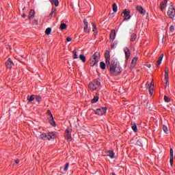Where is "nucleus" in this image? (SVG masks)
<instances>
[{
    "instance_id": "obj_1",
    "label": "nucleus",
    "mask_w": 175,
    "mask_h": 175,
    "mask_svg": "<svg viewBox=\"0 0 175 175\" xmlns=\"http://www.w3.org/2000/svg\"><path fill=\"white\" fill-rule=\"evenodd\" d=\"M109 72L111 75L117 76L121 73V68L118 66V63L114 60H112L111 62V66L109 67Z\"/></svg>"
},
{
    "instance_id": "obj_2",
    "label": "nucleus",
    "mask_w": 175,
    "mask_h": 175,
    "mask_svg": "<svg viewBox=\"0 0 175 175\" xmlns=\"http://www.w3.org/2000/svg\"><path fill=\"white\" fill-rule=\"evenodd\" d=\"M100 54L98 52H96L90 58V66L94 67L99 62V57Z\"/></svg>"
},
{
    "instance_id": "obj_3",
    "label": "nucleus",
    "mask_w": 175,
    "mask_h": 175,
    "mask_svg": "<svg viewBox=\"0 0 175 175\" xmlns=\"http://www.w3.org/2000/svg\"><path fill=\"white\" fill-rule=\"evenodd\" d=\"M40 139H42V140H51V139H55L57 135H55V133L51 132L40 134Z\"/></svg>"
},
{
    "instance_id": "obj_4",
    "label": "nucleus",
    "mask_w": 175,
    "mask_h": 175,
    "mask_svg": "<svg viewBox=\"0 0 175 175\" xmlns=\"http://www.w3.org/2000/svg\"><path fill=\"white\" fill-rule=\"evenodd\" d=\"M167 14L170 18H174L175 16V8L173 4V3H170L168 11H167Z\"/></svg>"
},
{
    "instance_id": "obj_5",
    "label": "nucleus",
    "mask_w": 175,
    "mask_h": 175,
    "mask_svg": "<svg viewBox=\"0 0 175 175\" xmlns=\"http://www.w3.org/2000/svg\"><path fill=\"white\" fill-rule=\"evenodd\" d=\"M107 110V108L106 107L98 108L95 111V114H96V116H103L104 114H105Z\"/></svg>"
},
{
    "instance_id": "obj_6",
    "label": "nucleus",
    "mask_w": 175,
    "mask_h": 175,
    "mask_svg": "<svg viewBox=\"0 0 175 175\" xmlns=\"http://www.w3.org/2000/svg\"><path fill=\"white\" fill-rule=\"evenodd\" d=\"M48 116H49V124L52 126H55V122L54 121V118L53 117V114L51 113V112L50 111H47Z\"/></svg>"
},
{
    "instance_id": "obj_7",
    "label": "nucleus",
    "mask_w": 175,
    "mask_h": 175,
    "mask_svg": "<svg viewBox=\"0 0 175 175\" xmlns=\"http://www.w3.org/2000/svg\"><path fill=\"white\" fill-rule=\"evenodd\" d=\"M122 14H124V21H128L129 20H131V11L125 9Z\"/></svg>"
},
{
    "instance_id": "obj_8",
    "label": "nucleus",
    "mask_w": 175,
    "mask_h": 175,
    "mask_svg": "<svg viewBox=\"0 0 175 175\" xmlns=\"http://www.w3.org/2000/svg\"><path fill=\"white\" fill-rule=\"evenodd\" d=\"M147 142L146 138L139 137L137 139L136 144L137 146H139L140 147H143V144Z\"/></svg>"
},
{
    "instance_id": "obj_9",
    "label": "nucleus",
    "mask_w": 175,
    "mask_h": 175,
    "mask_svg": "<svg viewBox=\"0 0 175 175\" xmlns=\"http://www.w3.org/2000/svg\"><path fill=\"white\" fill-rule=\"evenodd\" d=\"M105 55V62L107 66L110 65V52L109 51H106Z\"/></svg>"
},
{
    "instance_id": "obj_10",
    "label": "nucleus",
    "mask_w": 175,
    "mask_h": 175,
    "mask_svg": "<svg viewBox=\"0 0 175 175\" xmlns=\"http://www.w3.org/2000/svg\"><path fill=\"white\" fill-rule=\"evenodd\" d=\"M83 24H84V27H83V31L84 32H86V33H90V29H88V21L87 19L83 20Z\"/></svg>"
},
{
    "instance_id": "obj_11",
    "label": "nucleus",
    "mask_w": 175,
    "mask_h": 175,
    "mask_svg": "<svg viewBox=\"0 0 175 175\" xmlns=\"http://www.w3.org/2000/svg\"><path fill=\"white\" fill-rule=\"evenodd\" d=\"M160 9L161 12H163V10L166 9V6H167V0H163L161 3H160Z\"/></svg>"
},
{
    "instance_id": "obj_12",
    "label": "nucleus",
    "mask_w": 175,
    "mask_h": 175,
    "mask_svg": "<svg viewBox=\"0 0 175 175\" xmlns=\"http://www.w3.org/2000/svg\"><path fill=\"white\" fill-rule=\"evenodd\" d=\"M125 57L126 59H129V57H131V51H129V49L128 47H124V49Z\"/></svg>"
},
{
    "instance_id": "obj_13",
    "label": "nucleus",
    "mask_w": 175,
    "mask_h": 175,
    "mask_svg": "<svg viewBox=\"0 0 175 175\" xmlns=\"http://www.w3.org/2000/svg\"><path fill=\"white\" fill-rule=\"evenodd\" d=\"M65 136L68 142H70V140H72V134H70V131H69V130L66 131Z\"/></svg>"
},
{
    "instance_id": "obj_14",
    "label": "nucleus",
    "mask_w": 175,
    "mask_h": 175,
    "mask_svg": "<svg viewBox=\"0 0 175 175\" xmlns=\"http://www.w3.org/2000/svg\"><path fill=\"white\" fill-rule=\"evenodd\" d=\"M5 66L8 69H12V67L13 66V62L10 59H8V60L5 62Z\"/></svg>"
},
{
    "instance_id": "obj_15",
    "label": "nucleus",
    "mask_w": 175,
    "mask_h": 175,
    "mask_svg": "<svg viewBox=\"0 0 175 175\" xmlns=\"http://www.w3.org/2000/svg\"><path fill=\"white\" fill-rule=\"evenodd\" d=\"M137 12L140 13L141 14H146V10L143 9V7L142 5H138L136 8Z\"/></svg>"
},
{
    "instance_id": "obj_16",
    "label": "nucleus",
    "mask_w": 175,
    "mask_h": 175,
    "mask_svg": "<svg viewBox=\"0 0 175 175\" xmlns=\"http://www.w3.org/2000/svg\"><path fill=\"white\" fill-rule=\"evenodd\" d=\"M162 59H163V54H161V56L159 57L156 64L157 66H160V65L162 64Z\"/></svg>"
},
{
    "instance_id": "obj_17",
    "label": "nucleus",
    "mask_w": 175,
    "mask_h": 175,
    "mask_svg": "<svg viewBox=\"0 0 175 175\" xmlns=\"http://www.w3.org/2000/svg\"><path fill=\"white\" fill-rule=\"evenodd\" d=\"M89 88L92 91H95V90H96V88H98L95 85V83H94L93 82H90L89 83Z\"/></svg>"
},
{
    "instance_id": "obj_18",
    "label": "nucleus",
    "mask_w": 175,
    "mask_h": 175,
    "mask_svg": "<svg viewBox=\"0 0 175 175\" xmlns=\"http://www.w3.org/2000/svg\"><path fill=\"white\" fill-rule=\"evenodd\" d=\"M170 162L171 165H173V157H174L173 148H170Z\"/></svg>"
},
{
    "instance_id": "obj_19",
    "label": "nucleus",
    "mask_w": 175,
    "mask_h": 175,
    "mask_svg": "<svg viewBox=\"0 0 175 175\" xmlns=\"http://www.w3.org/2000/svg\"><path fill=\"white\" fill-rule=\"evenodd\" d=\"M35 17V11L31 10L29 14V19L32 20Z\"/></svg>"
},
{
    "instance_id": "obj_20",
    "label": "nucleus",
    "mask_w": 175,
    "mask_h": 175,
    "mask_svg": "<svg viewBox=\"0 0 175 175\" xmlns=\"http://www.w3.org/2000/svg\"><path fill=\"white\" fill-rule=\"evenodd\" d=\"M110 39L114 40L116 39V30H111L110 33Z\"/></svg>"
},
{
    "instance_id": "obj_21",
    "label": "nucleus",
    "mask_w": 175,
    "mask_h": 175,
    "mask_svg": "<svg viewBox=\"0 0 175 175\" xmlns=\"http://www.w3.org/2000/svg\"><path fill=\"white\" fill-rule=\"evenodd\" d=\"M131 129L133 131L137 132V126L136 125V123L131 122Z\"/></svg>"
},
{
    "instance_id": "obj_22",
    "label": "nucleus",
    "mask_w": 175,
    "mask_h": 175,
    "mask_svg": "<svg viewBox=\"0 0 175 175\" xmlns=\"http://www.w3.org/2000/svg\"><path fill=\"white\" fill-rule=\"evenodd\" d=\"M107 155L109 157V158H114V152H113L112 150H109L107 152Z\"/></svg>"
},
{
    "instance_id": "obj_23",
    "label": "nucleus",
    "mask_w": 175,
    "mask_h": 175,
    "mask_svg": "<svg viewBox=\"0 0 175 175\" xmlns=\"http://www.w3.org/2000/svg\"><path fill=\"white\" fill-rule=\"evenodd\" d=\"M167 72L168 70L165 69V80L166 84H167V81H169V73Z\"/></svg>"
},
{
    "instance_id": "obj_24",
    "label": "nucleus",
    "mask_w": 175,
    "mask_h": 175,
    "mask_svg": "<svg viewBox=\"0 0 175 175\" xmlns=\"http://www.w3.org/2000/svg\"><path fill=\"white\" fill-rule=\"evenodd\" d=\"M27 100L29 103H31V102L35 100V95L27 96Z\"/></svg>"
},
{
    "instance_id": "obj_25",
    "label": "nucleus",
    "mask_w": 175,
    "mask_h": 175,
    "mask_svg": "<svg viewBox=\"0 0 175 175\" xmlns=\"http://www.w3.org/2000/svg\"><path fill=\"white\" fill-rule=\"evenodd\" d=\"M112 9H113V12H114V13H117L118 10V7L117 6V4L116 3H114L113 4Z\"/></svg>"
},
{
    "instance_id": "obj_26",
    "label": "nucleus",
    "mask_w": 175,
    "mask_h": 175,
    "mask_svg": "<svg viewBox=\"0 0 175 175\" xmlns=\"http://www.w3.org/2000/svg\"><path fill=\"white\" fill-rule=\"evenodd\" d=\"M93 83H94V85H96L98 88V87L100 85V79H98L96 81H94Z\"/></svg>"
},
{
    "instance_id": "obj_27",
    "label": "nucleus",
    "mask_w": 175,
    "mask_h": 175,
    "mask_svg": "<svg viewBox=\"0 0 175 175\" xmlns=\"http://www.w3.org/2000/svg\"><path fill=\"white\" fill-rule=\"evenodd\" d=\"M72 54L73 59H77V58H79V56L77 55V51H76V50L73 51Z\"/></svg>"
},
{
    "instance_id": "obj_28",
    "label": "nucleus",
    "mask_w": 175,
    "mask_h": 175,
    "mask_svg": "<svg viewBox=\"0 0 175 175\" xmlns=\"http://www.w3.org/2000/svg\"><path fill=\"white\" fill-rule=\"evenodd\" d=\"M100 68L105 70V69H106V64L103 62H100Z\"/></svg>"
},
{
    "instance_id": "obj_29",
    "label": "nucleus",
    "mask_w": 175,
    "mask_h": 175,
    "mask_svg": "<svg viewBox=\"0 0 175 175\" xmlns=\"http://www.w3.org/2000/svg\"><path fill=\"white\" fill-rule=\"evenodd\" d=\"M51 2L52 5H55V6H58L59 5V1L58 0H52Z\"/></svg>"
},
{
    "instance_id": "obj_30",
    "label": "nucleus",
    "mask_w": 175,
    "mask_h": 175,
    "mask_svg": "<svg viewBox=\"0 0 175 175\" xmlns=\"http://www.w3.org/2000/svg\"><path fill=\"white\" fill-rule=\"evenodd\" d=\"M136 38H137L136 34L133 33V34L131 35V36L130 42H134L135 40H136Z\"/></svg>"
},
{
    "instance_id": "obj_31",
    "label": "nucleus",
    "mask_w": 175,
    "mask_h": 175,
    "mask_svg": "<svg viewBox=\"0 0 175 175\" xmlns=\"http://www.w3.org/2000/svg\"><path fill=\"white\" fill-rule=\"evenodd\" d=\"M57 12V8H52V10H51V14H49V16H51V17H53V16H54V14H55V12Z\"/></svg>"
},
{
    "instance_id": "obj_32",
    "label": "nucleus",
    "mask_w": 175,
    "mask_h": 175,
    "mask_svg": "<svg viewBox=\"0 0 175 175\" xmlns=\"http://www.w3.org/2000/svg\"><path fill=\"white\" fill-rule=\"evenodd\" d=\"M37 102H38V103H40V102H42V97H40V96H35V98H34Z\"/></svg>"
},
{
    "instance_id": "obj_33",
    "label": "nucleus",
    "mask_w": 175,
    "mask_h": 175,
    "mask_svg": "<svg viewBox=\"0 0 175 175\" xmlns=\"http://www.w3.org/2000/svg\"><path fill=\"white\" fill-rule=\"evenodd\" d=\"M98 100H99V97L98 96H96L92 100V103H96V102H98Z\"/></svg>"
},
{
    "instance_id": "obj_34",
    "label": "nucleus",
    "mask_w": 175,
    "mask_h": 175,
    "mask_svg": "<svg viewBox=\"0 0 175 175\" xmlns=\"http://www.w3.org/2000/svg\"><path fill=\"white\" fill-rule=\"evenodd\" d=\"M152 85V82L150 83V85L149 87V94L150 96L152 95L154 92V89H152V88L151 87Z\"/></svg>"
},
{
    "instance_id": "obj_35",
    "label": "nucleus",
    "mask_w": 175,
    "mask_h": 175,
    "mask_svg": "<svg viewBox=\"0 0 175 175\" xmlns=\"http://www.w3.org/2000/svg\"><path fill=\"white\" fill-rule=\"evenodd\" d=\"M163 131L165 132L166 134L169 133V129H167V126L163 125Z\"/></svg>"
},
{
    "instance_id": "obj_36",
    "label": "nucleus",
    "mask_w": 175,
    "mask_h": 175,
    "mask_svg": "<svg viewBox=\"0 0 175 175\" xmlns=\"http://www.w3.org/2000/svg\"><path fill=\"white\" fill-rule=\"evenodd\" d=\"M45 33L46 35H50V33H51V27H48L46 30H45Z\"/></svg>"
},
{
    "instance_id": "obj_37",
    "label": "nucleus",
    "mask_w": 175,
    "mask_h": 175,
    "mask_svg": "<svg viewBox=\"0 0 175 175\" xmlns=\"http://www.w3.org/2000/svg\"><path fill=\"white\" fill-rule=\"evenodd\" d=\"M79 59H81L82 62H85V57L83 55H79Z\"/></svg>"
},
{
    "instance_id": "obj_38",
    "label": "nucleus",
    "mask_w": 175,
    "mask_h": 175,
    "mask_svg": "<svg viewBox=\"0 0 175 175\" xmlns=\"http://www.w3.org/2000/svg\"><path fill=\"white\" fill-rule=\"evenodd\" d=\"M68 169H69V163H66V165L64 167V172L65 173H66L68 172Z\"/></svg>"
},
{
    "instance_id": "obj_39",
    "label": "nucleus",
    "mask_w": 175,
    "mask_h": 175,
    "mask_svg": "<svg viewBox=\"0 0 175 175\" xmlns=\"http://www.w3.org/2000/svg\"><path fill=\"white\" fill-rule=\"evenodd\" d=\"M68 26L66 25V23H62L61 25H60V28L62 29H66V27H67Z\"/></svg>"
},
{
    "instance_id": "obj_40",
    "label": "nucleus",
    "mask_w": 175,
    "mask_h": 175,
    "mask_svg": "<svg viewBox=\"0 0 175 175\" xmlns=\"http://www.w3.org/2000/svg\"><path fill=\"white\" fill-rule=\"evenodd\" d=\"M136 62H137V57H134L132 59L131 64L132 65H136Z\"/></svg>"
},
{
    "instance_id": "obj_41",
    "label": "nucleus",
    "mask_w": 175,
    "mask_h": 175,
    "mask_svg": "<svg viewBox=\"0 0 175 175\" xmlns=\"http://www.w3.org/2000/svg\"><path fill=\"white\" fill-rule=\"evenodd\" d=\"M164 100L165 102H166L167 103H169V102H170V98H169L167 96H164Z\"/></svg>"
},
{
    "instance_id": "obj_42",
    "label": "nucleus",
    "mask_w": 175,
    "mask_h": 175,
    "mask_svg": "<svg viewBox=\"0 0 175 175\" xmlns=\"http://www.w3.org/2000/svg\"><path fill=\"white\" fill-rule=\"evenodd\" d=\"M170 32H174V26L171 25L170 27Z\"/></svg>"
},
{
    "instance_id": "obj_43",
    "label": "nucleus",
    "mask_w": 175,
    "mask_h": 175,
    "mask_svg": "<svg viewBox=\"0 0 175 175\" xmlns=\"http://www.w3.org/2000/svg\"><path fill=\"white\" fill-rule=\"evenodd\" d=\"M92 27H93V31H95V29H96V25H95V24L92 25Z\"/></svg>"
},
{
    "instance_id": "obj_44",
    "label": "nucleus",
    "mask_w": 175,
    "mask_h": 175,
    "mask_svg": "<svg viewBox=\"0 0 175 175\" xmlns=\"http://www.w3.org/2000/svg\"><path fill=\"white\" fill-rule=\"evenodd\" d=\"M66 40H67V42H72V38L68 37V38H66Z\"/></svg>"
},
{
    "instance_id": "obj_45",
    "label": "nucleus",
    "mask_w": 175,
    "mask_h": 175,
    "mask_svg": "<svg viewBox=\"0 0 175 175\" xmlns=\"http://www.w3.org/2000/svg\"><path fill=\"white\" fill-rule=\"evenodd\" d=\"M16 163H20V160L17 159L15 161Z\"/></svg>"
},
{
    "instance_id": "obj_46",
    "label": "nucleus",
    "mask_w": 175,
    "mask_h": 175,
    "mask_svg": "<svg viewBox=\"0 0 175 175\" xmlns=\"http://www.w3.org/2000/svg\"><path fill=\"white\" fill-rule=\"evenodd\" d=\"M25 14H23V15H22V17H23V18H25Z\"/></svg>"
},
{
    "instance_id": "obj_47",
    "label": "nucleus",
    "mask_w": 175,
    "mask_h": 175,
    "mask_svg": "<svg viewBox=\"0 0 175 175\" xmlns=\"http://www.w3.org/2000/svg\"><path fill=\"white\" fill-rule=\"evenodd\" d=\"M112 175H116V174H114V173H112Z\"/></svg>"
},
{
    "instance_id": "obj_48",
    "label": "nucleus",
    "mask_w": 175,
    "mask_h": 175,
    "mask_svg": "<svg viewBox=\"0 0 175 175\" xmlns=\"http://www.w3.org/2000/svg\"><path fill=\"white\" fill-rule=\"evenodd\" d=\"M111 47H114V45H111Z\"/></svg>"
}]
</instances>
